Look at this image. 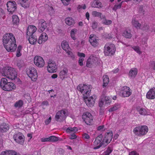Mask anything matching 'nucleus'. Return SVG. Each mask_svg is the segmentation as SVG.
I'll return each instance as SVG.
<instances>
[{"instance_id": "nucleus-49", "label": "nucleus", "mask_w": 155, "mask_h": 155, "mask_svg": "<svg viewBox=\"0 0 155 155\" xmlns=\"http://www.w3.org/2000/svg\"><path fill=\"white\" fill-rule=\"evenodd\" d=\"M48 10L49 12V14L50 15H51L53 14L54 12V8L52 6L49 7L48 8Z\"/></svg>"}, {"instance_id": "nucleus-64", "label": "nucleus", "mask_w": 155, "mask_h": 155, "mask_svg": "<svg viewBox=\"0 0 155 155\" xmlns=\"http://www.w3.org/2000/svg\"><path fill=\"white\" fill-rule=\"evenodd\" d=\"M10 155H15L16 153V152L13 150H10Z\"/></svg>"}, {"instance_id": "nucleus-50", "label": "nucleus", "mask_w": 155, "mask_h": 155, "mask_svg": "<svg viewBox=\"0 0 155 155\" xmlns=\"http://www.w3.org/2000/svg\"><path fill=\"white\" fill-rule=\"evenodd\" d=\"M51 117H49V118L48 119H46L45 121V124L46 125H48L51 122Z\"/></svg>"}, {"instance_id": "nucleus-9", "label": "nucleus", "mask_w": 155, "mask_h": 155, "mask_svg": "<svg viewBox=\"0 0 155 155\" xmlns=\"http://www.w3.org/2000/svg\"><path fill=\"white\" fill-rule=\"evenodd\" d=\"M13 138L17 143L21 144H23L25 141V137L20 132H18L14 134Z\"/></svg>"}, {"instance_id": "nucleus-30", "label": "nucleus", "mask_w": 155, "mask_h": 155, "mask_svg": "<svg viewBox=\"0 0 155 155\" xmlns=\"http://www.w3.org/2000/svg\"><path fill=\"white\" fill-rule=\"evenodd\" d=\"M28 40L29 43L31 45H34L36 43L37 38L36 36L32 35L31 36H29L28 38Z\"/></svg>"}, {"instance_id": "nucleus-58", "label": "nucleus", "mask_w": 155, "mask_h": 155, "mask_svg": "<svg viewBox=\"0 0 155 155\" xmlns=\"http://www.w3.org/2000/svg\"><path fill=\"white\" fill-rule=\"evenodd\" d=\"M104 125H101L98 126L97 128V130H98L100 131H104Z\"/></svg>"}, {"instance_id": "nucleus-25", "label": "nucleus", "mask_w": 155, "mask_h": 155, "mask_svg": "<svg viewBox=\"0 0 155 155\" xmlns=\"http://www.w3.org/2000/svg\"><path fill=\"white\" fill-rule=\"evenodd\" d=\"M9 129V125L5 123H2L0 125V131L1 132H6Z\"/></svg>"}, {"instance_id": "nucleus-14", "label": "nucleus", "mask_w": 155, "mask_h": 155, "mask_svg": "<svg viewBox=\"0 0 155 155\" xmlns=\"http://www.w3.org/2000/svg\"><path fill=\"white\" fill-rule=\"evenodd\" d=\"M66 117V110L63 109L57 112L55 118L56 121H60L64 120Z\"/></svg>"}, {"instance_id": "nucleus-54", "label": "nucleus", "mask_w": 155, "mask_h": 155, "mask_svg": "<svg viewBox=\"0 0 155 155\" xmlns=\"http://www.w3.org/2000/svg\"><path fill=\"white\" fill-rule=\"evenodd\" d=\"M41 141L42 142L49 141V137L48 138H43L41 139Z\"/></svg>"}, {"instance_id": "nucleus-24", "label": "nucleus", "mask_w": 155, "mask_h": 155, "mask_svg": "<svg viewBox=\"0 0 155 155\" xmlns=\"http://www.w3.org/2000/svg\"><path fill=\"white\" fill-rule=\"evenodd\" d=\"M103 138V136L102 134H100L95 139V141L93 143V144L96 147H98L102 143V140Z\"/></svg>"}, {"instance_id": "nucleus-23", "label": "nucleus", "mask_w": 155, "mask_h": 155, "mask_svg": "<svg viewBox=\"0 0 155 155\" xmlns=\"http://www.w3.org/2000/svg\"><path fill=\"white\" fill-rule=\"evenodd\" d=\"M10 71L8 78L11 80L15 79L17 77V72L14 68H10Z\"/></svg>"}, {"instance_id": "nucleus-44", "label": "nucleus", "mask_w": 155, "mask_h": 155, "mask_svg": "<svg viewBox=\"0 0 155 155\" xmlns=\"http://www.w3.org/2000/svg\"><path fill=\"white\" fill-rule=\"evenodd\" d=\"M49 142H55L57 141L58 140V137L54 136H50L49 137Z\"/></svg>"}, {"instance_id": "nucleus-43", "label": "nucleus", "mask_w": 155, "mask_h": 155, "mask_svg": "<svg viewBox=\"0 0 155 155\" xmlns=\"http://www.w3.org/2000/svg\"><path fill=\"white\" fill-rule=\"evenodd\" d=\"M120 107L119 104L115 105L113 107L110 108L109 110V112H111L116 110Z\"/></svg>"}, {"instance_id": "nucleus-32", "label": "nucleus", "mask_w": 155, "mask_h": 155, "mask_svg": "<svg viewBox=\"0 0 155 155\" xmlns=\"http://www.w3.org/2000/svg\"><path fill=\"white\" fill-rule=\"evenodd\" d=\"M78 131V128L76 127H69L66 130V132L69 134L75 133Z\"/></svg>"}, {"instance_id": "nucleus-55", "label": "nucleus", "mask_w": 155, "mask_h": 155, "mask_svg": "<svg viewBox=\"0 0 155 155\" xmlns=\"http://www.w3.org/2000/svg\"><path fill=\"white\" fill-rule=\"evenodd\" d=\"M77 136L75 134V133L72 134L69 137V139L71 140L75 139L77 138Z\"/></svg>"}, {"instance_id": "nucleus-20", "label": "nucleus", "mask_w": 155, "mask_h": 155, "mask_svg": "<svg viewBox=\"0 0 155 155\" xmlns=\"http://www.w3.org/2000/svg\"><path fill=\"white\" fill-rule=\"evenodd\" d=\"M61 46L63 49L66 51L68 55L71 54V52L69 50L71 49L68 42L65 41H64L61 43Z\"/></svg>"}, {"instance_id": "nucleus-18", "label": "nucleus", "mask_w": 155, "mask_h": 155, "mask_svg": "<svg viewBox=\"0 0 155 155\" xmlns=\"http://www.w3.org/2000/svg\"><path fill=\"white\" fill-rule=\"evenodd\" d=\"M147 99L153 100L155 99V88H151L147 92L146 95Z\"/></svg>"}, {"instance_id": "nucleus-62", "label": "nucleus", "mask_w": 155, "mask_h": 155, "mask_svg": "<svg viewBox=\"0 0 155 155\" xmlns=\"http://www.w3.org/2000/svg\"><path fill=\"white\" fill-rule=\"evenodd\" d=\"M137 154V152L135 151H132L129 153V155H136Z\"/></svg>"}, {"instance_id": "nucleus-48", "label": "nucleus", "mask_w": 155, "mask_h": 155, "mask_svg": "<svg viewBox=\"0 0 155 155\" xmlns=\"http://www.w3.org/2000/svg\"><path fill=\"white\" fill-rule=\"evenodd\" d=\"M112 151V150L110 147H108L107 149L104 151V155H109Z\"/></svg>"}, {"instance_id": "nucleus-16", "label": "nucleus", "mask_w": 155, "mask_h": 155, "mask_svg": "<svg viewBox=\"0 0 155 155\" xmlns=\"http://www.w3.org/2000/svg\"><path fill=\"white\" fill-rule=\"evenodd\" d=\"M47 68L49 72L51 73L55 72L57 70L56 65L54 62L49 61L48 62Z\"/></svg>"}, {"instance_id": "nucleus-17", "label": "nucleus", "mask_w": 155, "mask_h": 155, "mask_svg": "<svg viewBox=\"0 0 155 155\" xmlns=\"http://www.w3.org/2000/svg\"><path fill=\"white\" fill-rule=\"evenodd\" d=\"M38 26L39 31L41 32H43L47 27V25L45 20L40 19L38 21Z\"/></svg>"}, {"instance_id": "nucleus-11", "label": "nucleus", "mask_w": 155, "mask_h": 155, "mask_svg": "<svg viewBox=\"0 0 155 155\" xmlns=\"http://www.w3.org/2000/svg\"><path fill=\"white\" fill-rule=\"evenodd\" d=\"M132 91L129 87L124 86L121 88L120 93L122 97H129L132 94Z\"/></svg>"}, {"instance_id": "nucleus-36", "label": "nucleus", "mask_w": 155, "mask_h": 155, "mask_svg": "<svg viewBox=\"0 0 155 155\" xmlns=\"http://www.w3.org/2000/svg\"><path fill=\"white\" fill-rule=\"evenodd\" d=\"M137 110L140 115H145L147 114L146 110L145 109L141 108L140 107H137Z\"/></svg>"}, {"instance_id": "nucleus-31", "label": "nucleus", "mask_w": 155, "mask_h": 155, "mask_svg": "<svg viewBox=\"0 0 155 155\" xmlns=\"http://www.w3.org/2000/svg\"><path fill=\"white\" fill-rule=\"evenodd\" d=\"M102 20V23L106 25H109L112 23V21L111 20H107L105 15H102L101 17Z\"/></svg>"}, {"instance_id": "nucleus-61", "label": "nucleus", "mask_w": 155, "mask_h": 155, "mask_svg": "<svg viewBox=\"0 0 155 155\" xmlns=\"http://www.w3.org/2000/svg\"><path fill=\"white\" fill-rule=\"evenodd\" d=\"M86 8V6L85 4L84 5H79L78 7V9H80L81 8H82L83 9H85Z\"/></svg>"}, {"instance_id": "nucleus-1", "label": "nucleus", "mask_w": 155, "mask_h": 155, "mask_svg": "<svg viewBox=\"0 0 155 155\" xmlns=\"http://www.w3.org/2000/svg\"><path fill=\"white\" fill-rule=\"evenodd\" d=\"M91 85H87L84 84H79L77 87V90L83 95L84 99L87 105L91 107L94 106L96 96L94 95L88 98L91 91Z\"/></svg>"}, {"instance_id": "nucleus-39", "label": "nucleus", "mask_w": 155, "mask_h": 155, "mask_svg": "<svg viewBox=\"0 0 155 155\" xmlns=\"http://www.w3.org/2000/svg\"><path fill=\"white\" fill-rule=\"evenodd\" d=\"M23 104V101L22 100H19L15 103L14 106L16 108H20L22 107Z\"/></svg>"}, {"instance_id": "nucleus-57", "label": "nucleus", "mask_w": 155, "mask_h": 155, "mask_svg": "<svg viewBox=\"0 0 155 155\" xmlns=\"http://www.w3.org/2000/svg\"><path fill=\"white\" fill-rule=\"evenodd\" d=\"M63 4L65 5H67L69 3L70 0H61Z\"/></svg>"}, {"instance_id": "nucleus-29", "label": "nucleus", "mask_w": 155, "mask_h": 155, "mask_svg": "<svg viewBox=\"0 0 155 155\" xmlns=\"http://www.w3.org/2000/svg\"><path fill=\"white\" fill-rule=\"evenodd\" d=\"M132 25L137 29H140L141 26V24L135 18H133L132 21Z\"/></svg>"}, {"instance_id": "nucleus-38", "label": "nucleus", "mask_w": 155, "mask_h": 155, "mask_svg": "<svg viewBox=\"0 0 155 155\" xmlns=\"http://www.w3.org/2000/svg\"><path fill=\"white\" fill-rule=\"evenodd\" d=\"M12 22L14 25H17L19 22V19L18 16L16 15H14L12 16Z\"/></svg>"}, {"instance_id": "nucleus-37", "label": "nucleus", "mask_w": 155, "mask_h": 155, "mask_svg": "<svg viewBox=\"0 0 155 155\" xmlns=\"http://www.w3.org/2000/svg\"><path fill=\"white\" fill-rule=\"evenodd\" d=\"M20 3L21 6L25 8H28L29 6L28 0H21Z\"/></svg>"}, {"instance_id": "nucleus-42", "label": "nucleus", "mask_w": 155, "mask_h": 155, "mask_svg": "<svg viewBox=\"0 0 155 155\" xmlns=\"http://www.w3.org/2000/svg\"><path fill=\"white\" fill-rule=\"evenodd\" d=\"M77 30L76 29H74L71 30V36L73 40H75L76 39L75 37V33L77 32Z\"/></svg>"}, {"instance_id": "nucleus-40", "label": "nucleus", "mask_w": 155, "mask_h": 155, "mask_svg": "<svg viewBox=\"0 0 155 155\" xmlns=\"http://www.w3.org/2000/svg\"><path fill=\"white\" fill-rule=\"evenodd\" d=\"M92 14L94 17H99L101 19V17L102 16V15H102V13L97 12L96 11H93L92 12Z\"/></svg>"}, {"instance_id": "nucleus-15", "label": "nucleus", "mask_w": 155, "mask_h": 155, "mask_svg": "<svg viewBox=\"0 0 155 155\" xmlns=\"http://www.w3.org/2000/svg\"><path fill=\"white\" fill-rule=\"evenodd\" d=\"M99 39L96 35L94 34L91 35L89 38L90 44L94 47H97L99 45Z\"/></svg>"}, {"instance_id": "nucleus-22", "label": "nucleus", "mask_w": 155, "mask_h": 155, "mask_svg": "<svg viewBox=\"0 0 155 155\" xmlns=\"http://www.w3.org/2000/svg\"><path fill=\"white\" fill-rule=\"evenodd\" d=\"M11 68L8 66H6L1 69L0 70V72L2 75L8 78L9 73H10V70Z\"/></svg>"}, {"instance_id": "nucleus-8", "label": "nucleus", "mask_w": 155, "mask_h": 155, "mask_svg": "<svg viewBox=\"0 0 155 155\" xmlns=\"http://www.w3.org/2000/svg\"><path fill=\"white\" fill-rule=\"evenodd\" d=\"M100 60L98 57L92 56L89 57L87 60L86 66L91 68L92 66H95L99 63Z\"/></svg>"}, {"instance_id": "nucleus-10", "label": "nucleus", "mask_w": 155, "mask_h": 155, "mask_svg": "<svg viewBox=\"0 0 155 155\" xmlns=\"http://www.w3.org/2000/svg\"><path fill=\"white\" fill-rule=\"evenodd\" d=\"M28 77L33 81H36L37 80L38 74L37 70L34 67H31L29 69V71L27 73Z\"/></svg>"}, {"instance_id": "nucleus-6", "label": "nucleus", "mask_w": 155, "mask_h": 155, "mask_svg": "<svg viewBox=\"0 0 155 155\" xmlns=\"http://www.w3.org/2000/svg\"><path fill=\"white\" fill-rule=\"evenodd\" d=\"M113 137V133L111 131H109L108 132L105 134V136L103 140L102 141V143L100 146L98 147H94V149H97L99 148L102 146H107L108 143L111 141Z\"/></svg>"}, {"instance_id": "nucleus-12", "label": "nucleus", "mask_w": 155, "mask_h": 155, "mask_svg": "<svg viewBox=\"0 0 155 155\" xmlns=\"http://www.w3.org/2000/svg\"><path fill=\"white\" fill-rule=\"evenodd\" d=\"M34 61L35 65L39 68L43 67L45 64L43 58L39 56H36L34 57Z\"/></svg>"}, {"instance_id": "nucleus-2", "label": "nucleus", "mask_w": 155, "mask_h": 155, "mask_svg": "<svg viewBox=\"0 0 155 155\" xmlns=\"http://www.w3.org/2000/svg\"><path fill=\"white\" fill-rule=\"evenodd\" d=\"M3 45L8 52H14L15 51L17 45L16 40L13 34L11 33L5 34L3 38Z\"/></svg>"}, {"instance_id": "nucleus-51", "label": "nucleus", "mask_w": 155, "mask_h": 155, "mask_svg": "<svg viewBox=\"0 0 155 155\" xmlns=\"http://www.w3.org/2000/svg\"><path fill=\"white\" fill-rule=\"evenodd\" d=\"M84 60V58H80L79 60L78 63L81 66H82L83 65V61Z\"/></svg>"}, {"instance_id": "nucleus-28", "label": "nucleus", "mask_w": 155, "mask_h": 155, "mask_svg": "<svg viewBox=\"0 0 155 155\" xmlns=\"http://www.w3.org/2000/svg\"><path fill=\"white\" fill-rule=\"evenodd\" d=\"M68 70L66 68H64L59 73L60 78L62 79H64L67 75Z\"/></svg>"}, {"instance_id": "nucleus-3", "label": "nucleus", "mask_w": 155, "mask_h": 155, "mask_svg": "<svg viewBox=\"0 0 155 155\" xmlns=\"http://www.w3.org/2000/svg\"><path fill=\"white\" fill-rule=\"evenodd\" d=\"M0 86L5 91H10L13 90L16 88V86L11 82H8L7 79L2 78L0 81Z\"/></svg>"}, {"instance_id": "nucleus-35", "label": "nucleus", "mask_w": 155, "mask_h": 155, "mask_svg": "<svg viewBox=\"0 0 155 155\" xmlns=\"http://www.w3.org/2000/svg\"><path fill=\"white\" fill-rule=\"evenodd\" d=\"M65 23L68 25H71L74 24V19L71 17H68L65 19Z\"/></svg>"}, {"instance_id": "nucleus-21", "label": "nucleus", "mask_w": 155, "mask_h": 155, "mask_svg": "<svg viewBox=\"0 0 155 155\" xmlns=\"http://www.w3.org/2000/svg\"><path fill=\"white\" fill-rule=\"evenodd\" d=\"M48 38L47 35L45 32L42 33L40 36L38 40V44H41L43 42H45Z\"/></svg>"}, {"instance_id": "nucleus-26", "label": "nucleus", "mask_w": 155, "mask_h": 155, "mask_svg": "<svg viewBox=\"0 0 155 155\" xmlns=\"http://www.w3.org/2000/svg\"><path fill=\"white\" fill-rule=\"evenodd\" d=\"M92 7L98 8H101L102 7L101 3L98 0H94L91 3Z\"/></svg>"}, {"instance_id": "nucleus-60", "label": "nucleus", "mask_w": 155, "mask_h": 155, "mask_svg": "<svg viewBox=\"0 0 155 155\" xmlns=\"http://www.w3.org/2000/svg\"><path fill=\"white\" fill-rule=\"evenodd\" d=\"M78 55L80 58H84L85 57V54L82 53L78 52Z\"/></svg>"}, {"instance_id": "nucleus-19", "label": "nucleus", "mask_w": 155, "mask_h": 155, "mask_svg": "<svg viewBox=\"0 0 155 155\" xmlns=\"http://www.w3.org/2000/svg\"><path fill=\"white\" fill-rule=\"evenodd\" d=\"M37 28L36 27L32 25H29L27 28V35L28 36H31L36 31Z\"/></svg>"}, {"instance_id": "nucleus-46", "label": "nucleus", "mask_w": 155, "mask_h": 155, "mask_svg": "<svg viewBox=\"0 0 155 155\" xmlns=\"http://www.w3.org/2000/svg\"><path fill=\"white\" fill-rule=\"evenodd\" d=\"M149 66L150 69L155 70V61H150Z\"/></svg>"}, {"instance_id": "nucleus-27", "label": "nucleus", "mask_w": 155, "mask_h": 155, "mask_svg": "<svg viewBox=\"0 0 155 155\" xmlns=\"http://www.w3.org/2000/svg\"><path fill=\"white\" fill-rule=\"evenodd\" d=\"M137 69L135 68L131 69L129 71L128 75L129 77L132 78H134L137 73Z\"/></svg>"}, {"instance_id": "nucleus-53", "label": "nucleus", "mask_w": 155, "mask_h": 155, "mask_svg": "<svg viewBox=\"0 0 155 155\" xmlns=\"http://www.w3.org/2000/svg\"><path fill=\"white\" fill-rule=\"evenodd\" d=\"M83 137L84 138L86 139H89L90 138L89 136L86 133L84 134H83Z\"/></svg>"}, {"instance_id": "nucleus-13", "label": "nucleus", "mask_w": 155, "mask_h": 155, "mask_svg": "<svg viewBox=\"0 0 155 155\" xmlns=\"http://www.w3.org/2000/svg\"><path fill=\"white\" fill-rule=\"evenodd\" d=\"M6 5L8 12L11 14L15 11L17 8L16 4L14 1H8Z\"/></svg>"}, {"instance_id": "nucleus-45", "label": "nucleus", "mask_w": 155, "mask_h": 155, "mask_svg": "<svg viewBox=\"0 0 155 155\" xmlns=\"http://www.w3.org/2000/svg\"><path fill=\"white\" fill-rule=\"evenodd\" d=\"M123 2H124V1H123L118 4H115L113 8V10L116 11L117 9L120 8Z\"/></svg>"}, {"instance_id": "nucleus-4", "label": "nucleus", "mask_w": 155, "mask_h": 155, "mask_svg": "<svg viewBox=\"0 0 155 155\" xmlns=\"http://www.w3.org/2000/svg\"><path fill=\"white\" fill-rule=\"evenodd\" d=\"M116 51L115 45L112 43H107L104 47V53L106 56H111L114 55Z\"/></svg>"}, {"instance_id": "nucleus-41", "label": "nucleus", "mask_w": 155, "mask_h": 155, "mask_svg": "<svg viewBox=\"0 0 155 155\" xmlns=\"http://www.w3.org/2000/svg\"><path fill=\"white\" fill-rule=\"evenodd\" d=\"M132 48L139 54H142V51H140V48L139 46H133L132 47Z\"/></svg>"}, {"instance_id": "nucleus-47", "label": "nucleus", "mask_w": 155, "mask_h": 155, "mask_svg": "<svg viewBox=\"0 0 155 155\" xmlns=\"http://www.w3.org/2000/svg\"><path fill=\"white\" fill-rule=\"evenodd\" d=\"M104 101L106 104L107 105L110 104L111 101V98L108 96H105L104 98Z\"/></svg>"}, {"instance_id": "nucleus-34", "label": "nucleus", "mask_w": 155, "mask_h": 155, "mask_svg": "<svg viewBox=\"0 0 155 155\" xmlns=\"http://www.w3.org/2000/svg\"><path fill=\"white\" fill-rule=\"evenodd\" d=\"M103 87H105L109 83V78L107 75H104L103 77Z\"/></svg>"}, {"instance_id": "nucleus-5", "label": "nucleus", "mask_w": 155, "mask_h": 155, "mask_svg": "<svg viewBox=\"0 0 155 155\" xmlns=\"http://www.w3.org/2000/svg\"><path fill=\"white\" fill-rule=\"evenodd\" d=\"M148 131V128L147 126H139L134 129L133 132L136 135L141 137L145 135Z\"/></svg>"}, {"instance_id": "nucleus-7", "label": "nucleus", "mask_w": 155, "mask_h": 155, "mask_svg": "<svg viewBox=\"0 0 155 155\" xmlns=\"http://www.w3.org/2000/svg\"><path fill=\"white\" fill-rule=\"evenodd\" d=\"M82 119L84 122L88 125H91L93 122V117L91 114L86 112L83 113L82 115Z\"/></svg>"}, {"instance_id": "nucleus-33", "label": "nucleus", "mask_w": 155, "mask_h": 155, "mask_svg": "<svg viewBox=\"0 0 155 155\" xmlns=\"http://www.w3.org/2000/svg\"><path fill=\"white\" fill-rule=\"evenodd\" d=\"M122 35L127 38H130L132 36V35L130 30H125L122 33Z\"/></svg>"}, {"instance_id": "nucleus-56", "label": "nucleus", "mask_w": 155, "mask_h": 155, "mask_svg": "<svg viewBox=\"0 0 155 155\" xmlns=\"http://www.w3.org/2000/svg\"><path fill=\"white\" fill-rule=\"evenodd\" d=\"M104 37H105V38L106 39H110V38H112V37L111 36V35L110 34L106 33Z\"/></svg>"}, {"instance_id": "nucleus-52", "label": "nucleus", "mask_w": 155, "mask_h": 155, "mask_svg": "<svg viewBox=\"0 0 155 155\" xmlns=\"http://www.w3.org/2000/svg\"><path fill=\"white\" fill-rule=\"evenodd\" d=\"M97 23L96 21H94L92 23V27L93 29H95L97 27Z\"/></svg>"}, {"instance_id": "nucleus-63", "label": "nucleus", "mask_w": 155, "mask_h": 155, "mask_svg": "<svg viewBox=\"0 0 155 155\" xmlns=\"http://www.w3.org/2000/svg\"><path fill=\"white\" fill-rule=\"evenodd\" d=\"M48 104H49L48 102L47 101H43L41 104V105L42 106H44V105L47 106V105H48Z\"/></svg>"}, {"instance_id": "nucleus-59", "label": "nucleus", "mask_w": 155, "mask_h": 155, "mask_svg": "<svg viewBox=\"0 0 155 155\" xmlns=\"http://www.w3.org/2000/svg\"><path fill=\"white\" fill-rule=\"evenodd\" d=\"M149 26L147 24H145L144 26L142 28V30L146 31L149 29Z\"/></svg>"}]
</instances>
